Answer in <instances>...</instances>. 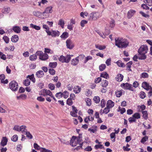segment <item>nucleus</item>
Here are the masks:
<instances>
[{"label":"nucleus","instance_id":"17","mask_svg":"<svg viewBox=\"0 0 152 152\" xmlns=\"http://www.w3.org/2000/svg\"><path fill=\"white\" fill-rule=\"evenodd\" d=\"M18 35H15L11 38V41L14 42H16L18 40Z\"/></svg>","mask_w":152,"mask_h":152},{"label":"nucleus","instance_id":"4","mask_svg":"<svg viewBox=\"0 0 152 152\" xmlns=\"http://www.w3.org/2000/svg\"><path fill=\"white\" fill-rule=\"evenodd\" d=\"M100 13L99 12H93L89 15V19L90 20H96L100 16Z\"/></svg>","mask_w":152,"mask_h":152},{"label":"nucleus","instance_id":"41","mask_svg":"<svg viewBox=\"0 0 152 152\" xmlns=\"http://www.w3.org/2000/svg\"><path fill=\"white\" fill-rule=\"evenodd\" d=\"M106 68V65L105 64H102L99 66V70L101 71H102L104 70Z\"/></svg>","mask_w":152,"mask_h":152},{"label":"nucleus","instance_id":"36","mask_svg":"<svg viewBox=\"0 0 152 152\" xmlns=\"http://www.w3.org/2000/svg\"><path fill=\"white\" fill-rule=\"evenodd\" d=\"M93 100L96 103H99L100 101V98L98 96H94V98Z\"/></svg>","mask_w":152,"mask_h":152},{"label":"nucleus","instance_id":"12","mask_svg":"<svg viewBox=\"0 0 152 152\" xmlns=\"http://www.w3.org/2000/svg\"><path fill=\"white\" fill-rule=\"evenodd\" d=\"M114 105V103L111 100H109L107 103V107L109 108H110L113 107Z\"/></svg>","mask_w":152,"mask_h":152},{"label":"nucleus","instance_id":"38","mask_svg":"<svg viewBox=\"0 0 152 152\" xmlns=\"http://www.w3.org/2000/svg\"><path fill=\"white\" fill-rule=\"evenodd\" d=\"M63 93L62 96H63L64 98L66 99L68 97L69 93L67 91H65Z\"/></svg>","mask_w":152,"mask_h":152},{"label":"nucleus","instance_id":"9","mask_svg":"<svg viewBox=\"0 0 152 152\" xmlns=\"http://www.w3.org/2000/svg\"><path fill=\"white\" fill-rule=\"evenodd\" d=\"M66 44L67 48H68L71 49L74 47V45L70 39H68L66 40Z\"/></svg>","mask_w":152,"mask_h":152},{"label":"nucleus","instance_id":"51","mask_svg":"<svg viewBox=\"0 0 152 152\" xmlns=\"http://www.w3.org/2000/svg\"><path fill=\"white\" fill-rule=\"evenodd\" d=\"M88 22L85 20H82L80 22V25L82 27H83L85 26V24H86Z\"/></svg>","mask_w":152,"mask_h":152},{"label":"nucleus","instance_id":"8","mask_svg":"<svg viewBox=\"0 0 152 152\" xmlns=\"http://www.w3.org/2000/svg\"><path fill=\"white\" fill-rule=\"evenodd\" d=\"M33 14L34 16L41 18H46L47 17L44 16V15L43 14H42V13L37 11H34L33 12Z\"/></svg>","mask_w":152,"mask_h":152},{"label":"nucleus","instance_id":"39","mask_svg":"<svg viewBox=\"0 0 152 152\" xmlns=\"http://www.w3.org/2000/svg\"><path fill=\"white\" fill-rule=\"evenodd\" d=\"M110 108H109L107 107L103 110V112L102 113V115L104 113L106 114H107L110 111Z\"/></svg>","mask_w":152,"mask_h":152},{"label":"nucleus","instance_id":"56","mask_svg":"<svg viewBox=\"0 0 152 152\" xmlns=\"http://www.w3.org/2000/svg\"><path fill=\"white\" fill-rule=\"evenodd\" d=\"M3 39L4 40L5 42L6 43H8L9 42V38L6 36H4L3 37Z\"/></svg>","mask_w":152,"mask_h":152},{"label":"nucleus","instance_id":"24","mask_svg":"<svg viewBox=\"0 0 152 152\" xmlns=\"http://www.w3.org/2000/svg\"><path fill=\"white\" fill-rule=\"evenodd\" d=\"M78 59L77 57H76V58L72 60L71 64L73 65H76L78 63Z\"/></svg>","mask_w":152,"mask_h":152},{"label":"nucleus","instance_id":"1","mask_svg":"<svg viewBox=\"0 0 152 152\" xmlns=\"http://www.w3.org/2000/svg\"><path fill=\"white\" fill-rule=\"evenodd\" d=\"M148 50L147 46L146 45H141L138 50L139 54L138 56L135 55L134 56V61H137V59L140 60H145L146 58L145 55Z\"/></svg>","mask_w":152,"mask_h":152},{"label":"nucleus","instance_id":"32","mask_svg":"<svg viewBox=\"0 0 152 152\" xmlns=\"http://www.w3.org/2000/svg\"><path fill=\"white\" fill-rule=\"evenodd\" d=\"M30 80L28 79H26L23 82L24 84L26 86H29L30 84Z\"/></svg>","mask_w":152,"mask_h":152},{"label":"nucleus","instance_id":"5","mask_svg":"<svg viewBox=\"0 0 152 152\" xmlns=\"http://www.w3.org/2000/svg\"><path fill=\"white\" fill-rule=\"evenodd\" d=\"M10 87L12 91H16L18 88V84L15 81H12L10 83Z\"/></svg>","mask_w":152,"mask_h":152},{"label":"nucleus","instance_id":"37","mask_svg":"<svg viewBox=\"0 0 152 152\" xmlns=\"http://www.w3.org/2000/svg\"><path fill=\"white\" fill-rule=\"evenodd\" d=\"M37 58V55L34 54L30 56L29 57L30 59L32 61L35 60Z\"/></svg>","mask_w":152,"mask_h":152},{"label":"nucleus","instance_id":"64","mask_svg":"<svg viewBox=\"0 0 152 152\" xmlns=\"http://www.w3.org/2000/svg\"><path fill=\"white\" fill-rule=\"evenodd\" d=\"M98 34L100 36L103 38H105L106 37L105 35L103 33L99 31L97 32Z\"/></svg>","mask_w":152,"mask_h":152},{"label":"nucleus","instance_id":"45","mask_svg":"<svg viewBox=\"0 0 152 152\" xmlns=\"http://www.w3.org/2000/svg\"><path fill=\"white\" fill-rule=\"evenodd\" d=\"M148 137L147 136H145L142 139L141 142L142 143H144L145 142L148 140Z\"/></svg>","mask_w":152,"mask_h":152},{"label":"nucleus","instance_id":"18","mask_svg":"<svg viewBox=\"0 0 152 152\" xmlns=\"http://www.w3.org/2000/svg\"><path fill=\"white\" fill-rule=\"evenodd\" d=\"M44 73L42 70H39L38 71L36 74V75L38 77H41L44 75Z\"/></svg>","mask_w":152,"mask_h":152},{"label":"nucleus","instance_id":"27","mask_svg":"<svg viewBox=\"0 0 152 152\" xmlns=\"http://www.w3.org/2000/svg\"><path fill=\"white\" fill-rule=\"evenodd\" d=\"M69 34L67 32H64L63 33L62 35H61V37L62 39H66L68 37Z\"/></svg>","mask_w":152,"mask_h":152},{"label":"nucleus","instance_id":"44","mask_svg":"<svg viewBox=\"0 0 152 152\" xmlns=\"http://www.w3.org/2000/svg\"><path fill=\"white\" fill-rule=\"evenodd\" d=\"M140 118V115L139 113H136L134 114V118L138 119Z\"/></svg>","mask_w":152,"mask_h":152},{"label":"nucleus","instance_id":"53","mask_svg":"<svg viewBox=\"0 0 152 152\" xmlns=\"http://www.w3.org/2000/svg\"><path fill=\"white\" fill-rule=\"evenodd\" d=\"M110 138L112 139L113 138H114V139L113 140V142H115V134L113 132L110 134Z\"/></svg>","mask_w":152,"mask_h":152},{"label":"nucleus","instance_id":"11","mask_svg":"<svg viewBox=\"0 0 152 152\" xmlns=\"http://www.w3.org/2000/svg\"><path fill=\"white\" fill-rule=\"evenodd\" d=\"M52 7H49L46 8L45 11L42 12V14H45L46 13L48 15L47 16H48V13H51L52 12Z\"/></svg>","mask_w":152,"mask_h":152},{"label":"nucleus","instance_id":"7","mask_svg":"<svg viewBox=\"0 0 152 152\" xmlns=\"http://www.w3.org/2000/svg\"><path fill=\"white\" fill-rule=\"evenodd\" d=\"M41 94L45 96L48 95L50 96H53L52 92L49 90L47 89H42L41 91Z\"/></svg>","mask_w":152,"mask_h":152},{"label":"nucleus","instance_id":"6","mask_svg":"<svg viewBox=\"0 0 152 152\" xmlns=\"http://www.w3.org/2000/svg\"><path fill=\"white\" fill-rule=\"evenodd\" d=\"M78 143V140L77 139L76 137L73 136L72 137L69 143L70 145L73 147L76 146Z\"/></svg>","mask_w":152,"mask_h":152},{"label":"nucleus","instance_id":"50","mask_svg":"<svg viewBox=\"0 0 152 152\" xmlns=\"http://www.w3.org/2000/svg\"><path fill=\"white\" fill-rule=\"evenodd\" d=\"M116 96L117 97H120L122 94V92L121 91H118L115 93Z\"/></svg>","mask_w":152,"mask_h":152},{"label":"nucleus","instance_id":"31","mask_svg":"<svg viewBox=\"0 0 152 152\" xmlns=\"http://www.w3.org/2000/svg\"><path fill=\"white\" fill-rule=\"evenodd\" d=\"M30 26L31 27L34 28L37 30H39L40 29V28L39 26L35 25H34L32 23L30 24Z\"/></svg>","mask_w":152,"mask_h":152},{"label":"nucleus","instance_id":"20","mask_svg":"<svg viewBox=\"0 0 152 152\" xmlns=\"http://www.w3.org/2000/svg\"><path fill=\"white\" fill-rule=\"evenodd\" d=\"M13 30L15 32L19 33L21 31V29L19 26H15L13 28Z\"/></svg>","mask_w":152,"mask_h":152},{"label":"nucleus","instance_id":"26","mask_svg":"<svg viewBox=\"0 0 152 152\" xmlns=\"http://www.w3.org/2000/svg\"><path fill=\"white\" fill-rule=\"evenodd\" d=\"M100 77L107 79L109 77V75L106 72H103L100 75Z\"/></svg>","mask_w":152,"mask_h":152},{"label":"nucleus","instance_id":"35","mask_svg":"<svg viewBox=\"0 0 152 152\" xmlns=\"http://www.w3.org/2000/svg\"><path fill=\"white\" fill-rule=\"evenodd\" d=\"M133 13V11L132 10H131L128 11L127 14V18H130L132 16V13Z\"/></svg>","mask_w":152,"mask_h":152},{"label":"nucleus","instance_id":"34","mask_svg":"<svg viewBox=\"0 0 152 152\" xmlns=\"http://www.w3.org/2000/svg\"><path fill=\"white\" fill-rule=\"evenodd\" d=\"M64 24V21L62 19H60L59 21L58 25H60L62 28H63Z\"/></svg>","mask_w":152,"mask_h":152},{"label":"nucleus","instance_id":"23","mask_svg":"<svg viewBox=\"0 0 152 152\" xmlns=\"http://www.w3.org/2000/svg\"><path fill=\"white\" fill-rule=\"evenodd\" d=\"M117 77L116 80L119 82H121L124 76L121 74H118L117 75Z\"/></svg>","mask_w":152,"mask_h":152},{"label":"nucleus","instance_id":"59","mask_svg":"<svg viewBox=\"0 0 152 152\" xmlns=\"http://www.w3.org/2000/svg\"><path fill=\"white\" fill-rule=\"evenodd\" d=\"M105 63L107 66H109L111 65V58L108 59L105 62Z\"/></svg>","mask_w":152,"mask_h":152},{"label":"nucleus","instance_id":"25","mask_svg":"<svg viewBox=\"0 0 152 152\" xmlns=\"http://www.w3.org/2000/svg\"><path fill=\"white\" fill-rule=\"evenodd\" d=\"M59 32L58 31H52V37H56V36H58L59 35Z\"/></svg>","mask_w":152,"mask_h":152},{"label":"nucleus","instance_id":"48","mask_svg":"<svg viewBox=\"0 0 152 152\" xmlns=\"http://www.w3.org/2000/svg\"><path fill=\"white\" fill-rule=\"evenodd\" d=\"M72 101L71 99L68 98L67 100L66 104L69 105H72Z\"/></svg>","mask_w":152,"mask_h":152},{"label":"nucleus","instance_id":"19","mask_svg":"<svg viewBox=\"0 0 152 152\" xmlns=\"http://www.w3.org/2000/svg\"><path fill=\"white\" fill-rule=\"evenodd\" d=\"M73 90L74 92H75L76 94H78L80 92L81 88L80 87L77 86L74 87L73 88Z\"/></svg>","mask_w":152,"mask_h":152},{"label":"nucleus","instance_id":"47","mask_svg":"<svg viewBox=\"0 0 152 152\" xmlns=\"http://www.w3.org/2000/svg\"><path fill=\"white\" fill-rule=\"evenodd\" d=\"M108 84V82L106 80H103V82H102V86L103 87H106Z\"/></svg>","mask_w":152,"mask_h":152},{"label":"nucleus","instance_id":"57","mask_svg":"<svg viewBox=\"0 0 152 152\" xmlns=\"http://www.w3.org/2000/svg\"><path fill=\"white\" fill-rule=\"evenodd\" d=\"M106 104V102L104 99H102L101 102V105L102 107H105Z\"/></svg>","mask_w":152,"mask_h":152},{"label":"nucleus","instance_id":"46","mask_svg":"<svg viewBox=\"0 0 152 152\" xmlns=\"http://www.w3.org/2000/svg\"><path fill=\"white\" fill-rule=\"evenodd\" d=\"M115 20H114L112 19L110 21L109 26L111 28H113L115 26Z\"/></svg>","mask_w":152,"mask_h":152},{"label":"nucleus","instance_id":"58","mask_svg":"<svg viewBox=\"0 0 152 152\" xmlns=\"http://www.w3.org/2000/svg\"><path fill=\"white\" fill-rule=\"evenodd\" d=\"M20 131H22V132H25V130L26 129V126L24 125H22L20 127Z\"/></svg>","mask_w":152,"mask_h":152},{"label":"nucleus","instance_id":"60","mask_svg":"<svg viewBox=\"0 0 152 152\" xmlns=\"http://www.w3.org/2000/svg\"><path fill=\"white\" fill-rule=\"evenodd\" d=\"M141 7H142L143 9L145 10H148L149 9V7L145 4H142L141 5Z\"/></svg>","mask_w":152,"mask_h":152},{"label":"nucleus","instance_id":"55","mask_svg":"<svg viewBox=\"0 0 152 152\" xmlns=\"http://www.w3.org/2000/svg\"><path fill=\"white\" fill-rule=\"evenodd\" d=\"M141 76L143 78H147L148 77V74L146 72H143L141 74Z\"/></svg>","mask_w":152,"mask_h":152},{"label":"nucleus","instance_id":"22","mask_svg":"<svg viewBox=\"0 0 152 152\" xmlns=\"http://www.w3.org/2000/svg\"><path fill=\"white\" fill-rule=\"evenodd\" d=\"M60 141L64 144L66 145H68L69 144V141L67 139H61L59 138Z\"/></svg>","mask_w":152,"mask_h":152},{"label":"nucleus","instance_id":"63","mask_svg":"<svg viewBox=\"0 0 152 152\" xmlns=\"http://www.w3.org/2000/svg\"><path fill=\"white\" fill-rule=\"evenodd\" d=\"M92 57L91 56H87L85 60V61H84V63H86L89 60H90L92 59Z\"/></svg>","mask_w":152,"mask_h":152},{"label":"nucleus","instance_id":"33","mask_svg":"<svg viewBox=\"0 0 152 152\" xmlns=\"http://www.w3.org/2000/svg\"><path fill=\"white\" fill-rule=\"evenodd\" d=\"M18 138V136L16 134H15L12 137L11 140L13 142H16L17 141Z\"/></svg>","mask_w":152,"mask_h":152},{"label":"nucleus","instance_id":"15","mask_svg":"<svg viewBox=\"0 0 152 152\" xmlns=\"http://www.w3.org/2000/svg\"><path fill=\"white\" fill-rule=\"evenodd\" d=\"M48 55L46 53H44L40 57H39V59L41 60L44 61L48 58Z\"/></svg>","mask_w":152,"mask_h":152},{"label":"nucleus","instance_id":"21","mask_svg":"<svg viewBox=\"0 0 152 152\" xmlns=\"http://www.w3.org/2000/svg\"><path fill=\"white\" fill-rule=\"evenodd\" d=\"M95 46L96 48L99 50H103L105 49L106 48V47L104 45H101L98 44L95 45Z\"/></svg>","mask_w":152,"mask_h":152},{"label":"nucleus","instance_id":"43","mask_svg":"<svg viewBox=\"0 0 152 152\" xmlns=\"http://www.w3.org/2000/svg\"><path fill=\"white\" fill-rule=\"evenodd\" d=\"M63 93H61V92H59L58 93H57L56 94V97L58 98H60L62 97V95Z\"/></svg>","mask_w":152,"mask_h":152},{"label":"nucleus","instance_id":"62","mask_svg":"<svg viewBox=\"0 0 152 152\" xmlns=\"http://www.w3.org/2000/svg\"><path fill=\"white\" fill-rule=\"evenodd\" d=\"M13 129L18 132H20V126H15L13 128Z\"/></svg>","mask_w":152,"mask_h":152},{"label":"nucleus","instance_id":"52","mask_svg":"<svg viewBox=\"0 0 152 152\" xmlns=\"http://www.w3.org/2000/svg\"><path fill=\"white\" fill-rule=\"evenodd\" d=\"M49 88L51 90H53L54 89L55 86L54 84L52 83H50L48 85Z\"/></svg>","mask_w":152,"mask_h":152},{"label":"nucleus","instance_id":"54","mask_svg":"<svg viewBox=\"0 0 152 152\" xmlns=\"http://www.w3.org/2000/svg\"><path fill=\"white\" fill-rule=\"evenodd\" d=\"M41 152H52V151L48 149H47L43 148H41Z\"/></svg>","mask_w":152,"mask_h":152},{"label":"nucleus","instance_id":"13","mask_svg":"<svg viewBox=\"0 0 152 152\" xmlns=\"http://www.w3.org/2000/svg\"><path fill=\"white\" fill-rule=\"evenodd\" d=\"M131 85L128 83H123L121 85V87L123 86L125 89L130 90L131 88Z\"/></svg>","mask_w":152,"mask_h":152},{"label":"nucleus","instance_id":"3","mask_svg":"<svg viewBox=\"0 0 152 152\" xmlns=\"http://www.w3.org/2000/svg\"><path fill=\"white\" fill-rule=\"evenodd\" d=\"M73 55H67L65 57L62 55L60 56L58 59L59 61L62 63H68L71 59V56H72Z\"/></svg>","mask_w":152,"mask_h":152},{"label":"nucleus","instance_id":"30","mask_svg":"<svg viewBox=\"0 0 152 152\" xmlns=\"http://www.w3.org/2000/svg\"><path fill=\"white\" fill-rule=\"evenodd\" d=\"M57 65V63L56 62H50L49 64V66L52 68H55Z\"/></svg>","mask_w":152,"mask_h":152},{"label":"nucleus","instance_id":"42","mask_svg":"<svg viewBox=\"0 0 152 152\" xmlns=\"http://www.w3.org/2000/svg\"><path fill=\"white\" fill-rule=\"evenodd\" d=\"M116 63L119 66L122 67H124L125 66L124 63H122L121 61L119 60L116 62Z\"/></svg>","mask_w":152,"mask_h":152},{"label":"nucleus","instance_id":"61","mask_svg":"<svg viewBox=\"0 0 152 152\" xmlns=\"http://www.w3.org/2000/svg\"><path fill=\"white\" fill-rule=\"evenodd\" d=\"M140 13L142 15V16L145 18H148L149 17V15H148L145 14V13L142 12L140 11Z\"/></svg>","mask_w":152,"mask_h":152},{"label":"nucleus","instance_id":"40","mask_svg":"<svg viewBox=\"0 0 152 152\" xmlns=\"http://www.w3.org/2000/svg\"><path fill=\"white\" fill-rule=\"evenodd\" d=\"M140 97L142 99H144L146 97V94L144 91H141L140 93Z\"/></svg>","mask_w":152,"mask_h":152},{"label":"nucleus","instance_id":"28","mask_svg":"<svg viewBox=\"0 0 152 152\" xmlns=\"http://www.w3.org/2000/svg\"><path fill=\"white\" fill-rule=\"evenodd\" d=\"M132 64V62L130 61L127 64V69L129 71H132L131 69H130L131 65Z\"/></svg>","mask_w":152,"mask_h":152},{"label":"nucleus","instance_id":"49","mask_svg":"<svg viewBox=\"0 0 152 152\" xmlns=\"http://www.w3.org/2000/svg\"><path fill=\"white\" fill-rule=\"evenodd\" d=\"M49 72L50 74L52 75H54L55 73V71L53 69L50 68L49 69Z\"/></svg>","mask_w":152,"mask_h":152},{"label":"nucleus","instance_id":"29","mask_svg":"<svg viewBox=\"0 0 152 152\" xmlns=\"http://www.w3.org/2000/svg\"><path fill=\"white\" fill-rule=\"evenodd\" d=\"M25 134L26 135V136L28 138L31 139L33 137L32 135L30 134L29 132L27 131H25Z\"/></svg>","mask_w":152,"mask_h":152},{"label":"nucleus","instance_id":"10","mask_svg":"<svg viewBox=\"0 0 152 152\" xmlns=\"http://www.w3.org/2000/svg\"><path fill=\"white\" fill-rule=\"evenodd\" d=\"M142 86L145 89L148 91L151 88H152L149 85V84L147 82H144L142 83Z\"/></svg>","mask_w":152,"mask_h":152},{"label":"nucleus","instance_id":"2","mask_svg":"<svg viewBox=\"0 0 152 152\" xmlns=\"http://www.w3.org/2000/svg\"><path fill=\"white\" fill-rule=\"evenodd\" d=\"M115 40L116 45L120 48H126L128 44L126 39H124L122 38H118L117 39H115Z\"/></svg>","mask_w":152,"mask_h":152},{"label":"nucleus","instance_id":"14","mask_svg":"<svg viewBox=\"0 0 152 152\" xmlns=\"http://www.w3.org/2000/svg\"><path fill=\"white\" fill-rule=\"evenodd\" d=\"M8 140L6 137H3L1 142V146H4L5 145L7 144Z\"/></svg>","mask_w":152,"mask_h":152},{"label":"nucleus","instance_id":"16","mask_svg":"<svg viewBox=\"0 0 152 152\" xmlns=\"http://www.w3.org/2000/svg\"><path fill=\"white\" fill-rule=\"evenodd\" d=\"M142 117L144 118L145 120H147L148 118V114L147 111L146 110L142 111Z\"/></svg>","mask_w":152,"mask_h":152}]
</instances>
